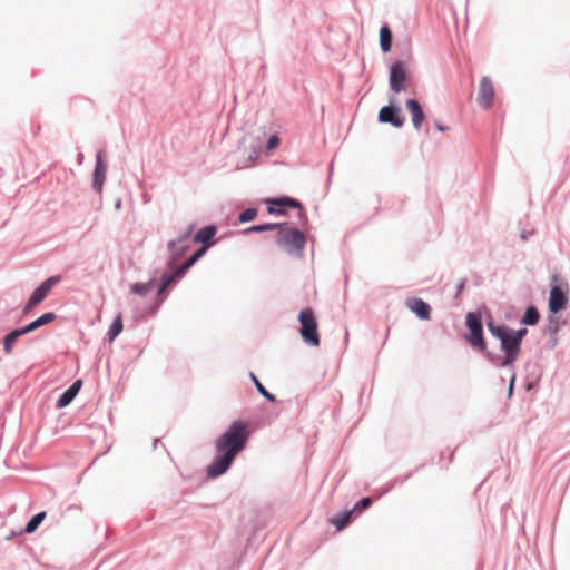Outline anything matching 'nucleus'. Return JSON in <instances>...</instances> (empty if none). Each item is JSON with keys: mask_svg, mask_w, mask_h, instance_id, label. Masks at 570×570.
Returning <instances> with one entry per match:
<instances>
[{"mask_svg": "<svg viewBox=\"0 0 570 570\" xmlns=\"http://www.w3.org/2000/svg\"><path fill=\"white\" fill-rule=\"evenodd\" d=\"M379 120L381 122H389L397 128L404 125V118L400 115V109L392 106L381 108L379 112Z\"/></svg>", "mask_w": 570, "mask_h": 570, "instance_id": "10", "label": "nucleus"}, {"mask_svg": "<svg viewBox=\"0 0 570 570\" xmlns=\"http://www.w3.org/2000/svg\"><path fill=\"white\" fill-rule=\"evenodd\" d=\"M371 504H372V499L366 497V498H363L358 503H356L353 510L355 511L358 509H367L371 507Z\"/></svg>", "mask_w": 570, "mask_h": 570, "instance_id": "31", "label": "nucleus"}, {"mask_svg": "<svg viewBox=\"0 0 570 570\" xmlns=\"http://www.w3.org/2000/svg\"><path fill=\"white\" fill-rule=\"evenodd\" d=\"M248 440V424L244 421H235L228 430L216 440L217 456L207 468L210 478H217L225 473L235 456L242 452Z\"/></svg>", "mask_w": 570, "mask_h": 570, "instance_id": "1", "label": "nucleus"}, {"mask_svg": "<svg viewBox=\"0 0 570 570\" xmlns=\"http://www.w3.org/2000/svg\"><path fill=\"white\" fill-rule=\"evenodd\" d=\"M215 233L216 228L214 226H207L199 229L194 239L197 243H207L214 237Z\"/></svg>", "mask_w": 570, "mask_h": 570, "instance_id": "20", "label": "nucleus"}, {"mask_svg": "<svg viewBox=\"0 0 570 570\" xmlns=\"http://www.w3.org/2000/svg\"><path fill=\"white\" fill-rule=\"evenodd\" d=\"M406 307L421 320L431 318V307L423 299L410 297L405 302Z\"/></svg>", "mask_w": 570, "mask_h": 570, "instance_id": "11", "label": "nucleus"}, {"mask_svg": "<svg viewBox=\"0 0 570 570\" xmlns=\"http://www.w3.org/2000/svg\"><path fill=\"white\" fill-rule=\"evenodd\" d=\"M24 334H27V333L24 332L23 327L22 328H18V330H13L12 332H10L4 337V341H3L4 352L7 354H11L16 341L18 340V337H20L21 335H24Z\"/></svg>", "mask_w": 570, "mask_h": 570, "instance_id": "18", "label": "nucleus"}, {"mask_svg": "<svg viewBox=\"0 0 570 570\" xmlns=\"http://www.w3.org/2000/svg\"><path fill=\"white\" fill-rule=\"evenodd\" d=\"M436 128H438L439 130H441V131L445 130V128H444L442 125H440V124H438V125H436Z\"/></svg>", "mask_w": 570, "mask_h": 570, "instance_id": "38", "label": "nucleus"}, {"mask_svg": "<svg viewBox=\"0 0 570 570\" xmlns=\"http://www.w3.org/2000/svg\"><path fill=\"white\" fill-rule=\"evenodd\" d=\"M60 282V276H51L38 286L31 294L28 303L23 308V313H30L37 305H39L50 293L51 288Z\"/></svg>", "mask_w": 570, "mask_h": 570, "instance_id": "7", "label": "nucleus"}, {"mask_svg": "<svg viewBox=\"0 0 570 570\" xmlns=\"http://www.w3.org/2000/svg\"><path fill=\"white\" fill-rule=\"evenodd\" d=\"M122 317L121 315L119 314L112 322L110 328H109V332H108V335H109V340L112 341L116 336H118L121 331H122Z\"/></svg>", "mask_w": 570, "mask_h": 570, "instance_id": "24", "label": "nucleus"}, {"mask_svg": "<svg viewBox=\"0 0 570 570\" xmlns=\"http://www.w3.org/2000/svg\"><path fill=\"white\" fill-rule=\"evenodd\" d=\"M187 271H188V269H187V268H185V266H184V265H180V266L176 269V272H175L174 274H175L176 278H177V279H179V278H181V277L185 275V273H186Z\"/></svg>", "mask_w": 570, "mask_h": 570, "instance_id": "35", "label": "nucleus"}, {"mask_svg": "<svg viewBox=\"0 0 570 570\" xmlns=\"http://www.w3.org/2000/svg\"><path fill=\"white\" fill-rule=\"evenodd\" d=\"M539 312L534 306L527 308L522 323L525 325H535L539 322Z\"/></svg>", "mask_w": 570, "mask_h": 570, "instance_id": "23", "label": "nucleus"}, {"mask_svg": "<svg viewBox=\"0 0 570 570\" xmlns=\"http://www.w3.org/2000/svg\"><path fill=\"white\" fill-rule=\"evenodd\" d=\"M513 384H514V376H512L511 382H510V386H509V395H511V394H512Z\"/></svg>", "mask_w": 570, "mask_h": 570, "instance_id": "37", "label": "nucleus"}, {"mask_svg": "<svg viewBox=\"0 0 570 570\" xmlns=\"http://www.w3.org/2000/svg\"><path fill=\"white\" fill-rule=\"evenodd\" d=\"M494 99V87L489 77H482L478 92V102L483 109L491 108Z\"/></svg>", "mask_w": 570, "mask_h": 570, "instance_id": "9", "label": "nucleus"}, {"mask_svg": "<svg viewBox=\"0 0 570 570\" xmlns=\"http://www.w3.org/2000/svg\"><path fill=\"white\" fill-rule=\"evenodd\" d=\"M106 171H107V167L102 163L101 153H99L97 155V164H96V168H95V173H94V188L98 193H101V190H102V186H104L105 178H106Z\"/></svg>", "mask_w": 570, "mask_h": 570, "instance_id": "14", "label": "nucleus"}, {"mask_svg": "<svg viewBox=\"0 0 570 570\" xmlns=\"http://www.w3.org/2000/svg\"><path fill=\"white\" fill-rule=\"evenodd\" d=\"M410 71L404 61H396L390 68V88L399 94L407 90L410 86Z\"/></svg>", "mask_w": 570, "mask_h": 570, "instance_id": "5", "label": "nucleus"}, {"mask_svg": "<svg viewBox=\"0 0 570 570\" xmlns=\"http://www.w3.org/2000/svg\"><path fill=\"white\" fill-rule=\"evenodd\" d=\"M187 271H188V269H187V268H185V266H184V265H180V266L176 269V272H175L174 274H175L176 278H177V279H179V278H181V277L185 275V273H186Z\"/></svg>", "mask_w": 570, "mask_h": 570, "instance_id": "34", "label": "nucleus"}, {"mask_svg": "<svg viewBox=\"0 0 570 570\" xmlns=\"http://www.w3.org/2000/svg\"><path fill=\"white\" fill-rule=\"evenodd\" d=\"M55 320H56V314L52 312H48V313H45L43 315H41L40 317H38L37 320H35L33 322H31L30 324H28L27 326H24L23 330L28 334L43 325L51 323Z\"/></svg>", "mask_w": 570, "mask_h": 570, "instance_id": "16", "label": "nucleus"}, {"mask_svg": "<svg viewBox=\"0 0 570 570\" xmlns=\"http://www.w3.org/2000/svg\"><path fill=\"white\" fill-rule=\"evenodd\" d=\"M277 227V224H263V225H255L246 229V233H262L266 230H272Z\"/></svg>", "mask_w": 570, "mask_h": 570, "instance_id": "29", "label": "nucleus"}, {"mask_svg": "<svg viewBox=\"0 0 570 570\" xmlns=\"http://www.w3.org/2000/svg\"><path fill=\"white\" fill-rule=\"evenodd\" d=\"M81 380H77L57 401V407L62 409L71 403L81 389Z\"/></svg>", "mask_w": 570, "mask_h": 570, "instance_id": "15", "label": "nucleus"}, {"mask_svg": "<svg viewBox=\"0 0 570 570\" xmlns=\"http://www.w3.org/2000/svg\"><path fill=\"white\" fill-rule=\"evenodd\" d=\"M405 105H406L409 112L411 114L413 127L416 130H419L424 121V118H425V115L423 112L421 105L415 99H407Z\"/></svg>", "mask_w": 570, "mask_h": 570, "instance_id": "13", "label": "nucleus"}, {"mask_svg": "<svg viewBox=\"0 0 570 570\" xmlns=\"http://www.w3.org/2000/svg\"><path fill=\"white\" fill-rule=\"evenodd\" d=\"M567 302L568 298L563 289L559 286H553L550 291L549 311L556 314L566 307Z\"/></svg>", "mask_w": 570, "mask_h": 570, "instance_id": "12", "label": "nucleus"}, {"mask_svg": "<svg viewBox=\"0 0 570 570\" xmlns=\"http://www.w3.org/2000/svg\"><path fill=\"white\" fill-rule=\"evenodd\" d=\"M466 326L470 331V335L466 337L468 342L473 347L484 351L485 342L483 338L481 316L476 313H469L466 315Z\"/></svg>", "mask_w": 570, "mask_h": 570, "instance_id": "6", "label": "nucleus"}, {"mask_svg": "<svg viewBox=\"0 0 570 570\" xmlns=\"http://www.w3.org/2000/svg\"><path fill=\"white\" fill-rule=\"evenodd\" d=\"M207 246H203L196 253H194L183 265L189 269L206 252Z\"/></svg>", "mask_w": 570, "mask_h": 570, "instance_id": "28", "label": "nucleus"}, {"mask_svg": "<svg viewBox=\"0 0 570 570\" xmlns=\"http://www.w3.org/2000/svg\"><path fill=\"white\" fill-rule=\"evenodd\" d=\"M154 287V281H149L147 283H135L131 286L132 293L139 295V296H146L148 295Z\"/></svg>", "mask_w": 570, "mask_h": 570, "instance_id": "22", "label": "nucleus"}, {"mask_svg": "<svg viewBox=\"0 0 570 570\" xmlns=\"http://www.w3.org/2000/svg\"><path fill=\"white\" fill-rule=\"evenodd\" d=\"M354 510L346 511L344 513L337 514L331 519V523L336 527L337 530H343L351 520L352 513Z\"/></svg>", "mask_w": 570, "mask_h": 570, "instance_id": "21", "label": "nucleus"}, {"mask_svg": "<svg viewBox=\"0 0 570 570\" xmlns=\"http://www.w3.org/2000/svg\"><path fill=\"white\" fill-rule=\"evenodd\" d=\"M266 203L268 204L267 212L269 214H284L285 213L284 208L291 207V208H298L301 217L305 216V213L302 208L301 203L293 198H289V197L272 198V199H267Z\"/></svg>", "mask_w": 570, "mask_h": 570, "instance_id": "8", "label": "nucleus"}, {"mask_svg": "<svg viewBox=\"0 0 570 570\" xmlns=\"http://www.w3.org/2000/svg\"><path fill=\"white\" fill-rule=\"evenodd\" d=\"M380 46L384 52L390 51L392 46V32L387 26L380 29Z\"/></svg>", "mask_w": 570, "mask_h": 570, "instance_id": "19", "label": "nucleus"}, {"mask_svg": "<svg viewBox=\"0 0 570 570\" xmlns=\"http://www.w3.org/2000/svg\"><path fill=\"white\" fill-rule=\"evenodd\" d=\"M276 244L289 254H301L304 249L305 235L287 224H277Z\"/></svg>", "mask_w": 570, "mask_h": 570, "instance_id": "3", "label": "nucleus"}, {"mask_svg": "<svg viewBox=\"0 0 570 570\" xmlns=\"http://www.w3.org/2000/svg\"><path fill=\"white\" fill-rule=\"evenodd\" d=\"M252 380L253 382L255 383V386L257 389V391L264 396L266 397L268 401H272L274 402L275 401V396L273 394H271L265 387L264 385L259 382V380L254 375L252 374Z\"/></svg>", "mask_w": 570, "mask_h": 570, "instance_id": "26", "label": "nucleus"}, {"mask_svg": "<svg viewBox=\"0 0 570 570\" xmlns=\"http://www.w3.org/2000/svg\"><path fill=\"white\" fill-rule=\"evenodd\" d=\"M278 145H279V139H278V137H277V136H272V137L268 139L267 148H268V149H274V148H276Z\"/></svg>", "mask_w": 570, "mask_h": 570, "instance_id": "33", "label": "nucleus"}, {"mask_svg": "<svg viewBox=\"0 0 570 570\" xmlns=\"http://www.w3.org/2000/svg\"><path fill=\"white\" fill-rule=\"evenodd\" d=\"M298 321L301 324L299 333L303 341L311 346H320L318 324L314 311L311 307L302 309L298 315Z\"/></svg>", "mask_w": 570, "mask_h": 570, "instance_id": "4", "label": "nucleus"}, {"mask_svg": "<svg viewBox=\"0 0 570 570\" xmlns=\"http://www.w3.org/2000/svg\"><path fill=\"white\" fill-rule=\"evenodd\" d=\"M167 286H165V284L161 282V285L159 286V289H158V295H161L165 291H166Z\"/></svg>", "mask_w": 570, "mask_h": 570, "instance_id": "36", "label": "nucleus"}, {"mask_svg": "<svg viewBox=\"0 0 570 570\" xmlns=\"http://www.w3.org/2000/svg\"><path fill=\"white\" fill-rule=\"evenodd\" d=\"M207 246H203L196 253H194L183 265L189 269L206 252Z\"/></svg>", "mask_w": 570, "mask_h": 570, "instance_id": "27", "label": "nucleus"}, {"mask_svg": "<svg viewBox=\"0 0 570 570\" xmlns=\"http://www.w3.org/2000/svg\"><path fill=\"white\" fill-rule=\"evenodd\" d=\"M46 517V513L45 512H40L36 515H33L31 518V520L27 523L26 525V532L27 533H32L33 531H36V529L39 527V524L42 522V520L45 519Z\"/></svg>", "mask_w": 570, "mask_h": 570, "instance_id": "25", "label": "nucleus"}, {"mask_svg": "<svg viewBox=\"0 0 570 570\" xmlns=\"http://www.w3.org/2000/svg\"><path fill=\"white\" fill-rule=\"evenodd\" d=\"M488 327L490 333L501 341V348L505 353L503 365L512 364L519 356L520 345L528 330L513 331L505 326H495L492 323Z\"/></svg>", "mask_w": 570, "mask_h": 570, "instance_id": "2", "label": "nucleus"}, {"mask_svg": "<svg viewBox=\"0 0 570 570\" xmlns=\"http://www.w3.org/2000/svg\"><path fill=\"white\" fill-rule=\"evenodd\" d=\"M256 216H257V210L255 208H248L239 215V222H242V223L250 222V220L255 219Z\"/></svg>", "mask_w": 570, "mask_h": 570, "instance_id": "30", "label": "nucleus"}, {"mask_svg": "<svg viewBox=\"0 0 570 570\" xmlns=\"http://www.w3.org/2000/svg\"><path fill=\"white\" fill-rule=\"evenodd\" d=\"M176 281H177V278H176L175 274H170V275L165 274V275L163 276V278H161V282H163V283L165 284V286H167V287H168L169 285H171V284H173L174 282H176Z\"/></svg>", "mask_w": 570, "mask_h": 570, "instance_id": "32", "label": "nucleus"}, {"mask_svg": "<svg viewBox=\"0 0 570 570\" xmlns=\"http://www.w3.org/2000/svg\"><path fill=\"white\" fill-rule=\"evenodd\" d=\"M184 240H185V238L180 237L179 239L169 243V249L171 252V257L169 258L168 265L170 267L174 266L175 262L185 252L186 246L183 245Z\"/></svg>", "mask_w": 570, "mask_h": 570, "instance_id": "17", "label": "nucleus"}]
</instances>
